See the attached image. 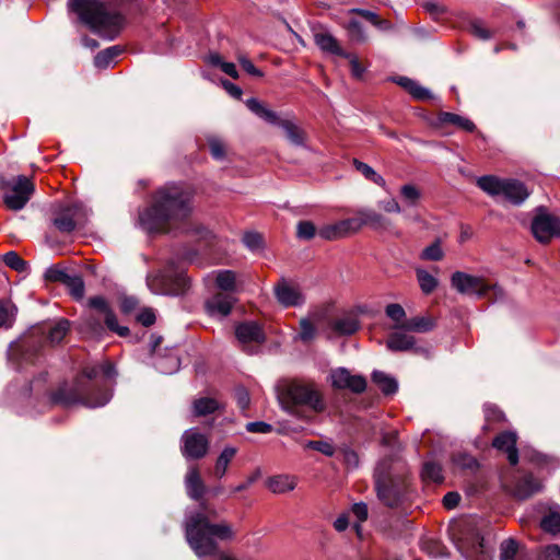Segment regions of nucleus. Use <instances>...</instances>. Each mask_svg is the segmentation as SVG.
<instances>
[{"label": "nucleus", "mask_w": 560, "mask_h": 560, "mask_svg": "<svg viewBox=\"0 0 560 560\" xmlns=\"http://www.w3.org/2000/svg\"><path fill=\"white\" fill-rule=\"evenodd\" d=\"M115 375L116 370L112 362L86 365L75 375L71 386L63 382L57 389L50 392V404L63 408L74 405L88 408L103 407L112 399L113 393L107 381Z\"/></svg>", "instance_id": "obj_1"}, {"label": "nucleus", "mask_w": 560, "mask_h": 560, "mask_svg": "<svg viewBox=\"0 0 560 560\" xmlns=\"http://www.w3.org/2000/svg\"><path fill=\"white\" fill-rule=\"evenodd\" d=\"M373 482L377 499L389 509H405L417 495L409 465L396 451H392L376 463Z\"/></svg>", "instance_id": "obj_2"}, {"label": "nucleus", "mask_w": 560, "mask_h": 560, "mask_svg": "<svg viewBox=\"0 0 560 560\" xmlns=\"http://www.w3.org/2000/svg\"><path fill=\"white\" fill-rule=\"evenodd\" d=\"M192 194L180 184H166L152 194L151 203L139 212L141 228L150 234L168 233L172 224L186 220L192 210Z\"/></svg>", "instance_id": "obj_3"}, {"label": "nucleus", "mask_w": 560, "mask_h": 560, "mask_svg": "<svg viewBox=\"0 0 560 560\" xmlns=\"http://www.w3.org/2000/svg\"><path fill=\"white\" fill-rule=\"evenodd\" d=\"M218 518V510L207 500L201 501L198 509L187 516L185 537L197 557L214 553L218 550V540L235 539L233 526L225 520L214 522Z\"/></svg>", "instance_id": "obj_4"}, {"label": "nucleus", "mask_w": 560, "mask_h": 560, "mask_svg": "<svg viewBox=\"0 0 560 560\" xmlns=\"http://www.w3.org/2000/svg\"><path fill=\"white\" fill-rule=\"evenodd\" d=\"M276 393L281 409L307 424L314 423L327 409L324 394L312 381L281 380Z\"/></svg>", "instance_id": "obj_5"}, {"label": "nucleus", "mask_w": 560, "mask_h": 560, "mask_svg": "<svg viewBox=\"0 0 560 560\" xmlns=\"http://www.w3.org/2000/svg\"><path fill=\"white\" fill-rule=\"evenodd\" d=\"M68 7L93 33L110 39L117 37L125 25V16L121 13L108 11L98 0H69Z\"/></svg>", "instance_id": "obj_6"}, {"label": "nucleus", "mask_w": 560, "mask_h": 560, "mask_svg": "<svg viewBox=\"0 0 560 560\" xmlns=\"http://www.w3.org/2000/svg\"><path fill=\"white\" fill-rule=\"evenodd\" d=\"M448 535L466 560H491L480 530L471 522H458L450 526Z\"/></svg>", "instance_id": "obj_7"}, {"label": "nucleus", "mask_w": 560, "mask_h": 560, "mask_svg": "<svg viewBox=\"0 0 560 560\" xmlns=\"http://www.w3.org/2000/svg\"><path fill=\"white\" fill-rule=\"evenodd\" d=\"M147 283L152 292L172 296L184 295L190 288V279L173 258L166 261L162 270L148 276Z\"/></svg>", "instance_id": "obj_8"}, {"label": "nucleus", "mask_w": 560, "mask_h": 560, "mask_svg": "<svg viewBox=\"0 0 560 560\" xmlns=\"http://www.w3.org/2000/svg\"><path fill=\"white\" fill-rule=\"evenodd\" d=\"M44 347L45 330L40 327H33L27 335L10 345L9 359L19 364H35L40 358Z\"/></svg>", "instance_id": "obj_9"}, {"label": "nucleus", "mask_w": 560, "mask_h": 560, "mask_svg": "<svg viewBox=\"0 0 560 560\" xmlns=\"http://www.w3.org/2000/svg\"><path fill=\"white\" fill-rule=\"evenodd\" d=\"M0 190L3 192V202L10 210L23 209L35 191L33 182L25 175L0 177Z\"/></svg>", "instance_id": "obj_10"}, {"label": "nucleus", "mask_w": 560, "mask_h": 560, "mask_svg": "<svg viewBox=\"0 0 560 560\" xmlns=\"http://www.w3.org/2000/svg\"><path fill=\"white\" fill-rule=\"evenodd\" d=\"M247 108L256 116L268 124L279 126L283 129L285 138L295 145H303L305 140L304 131L289 119H281L276 112L267 108L257 98L250 97L246 101Z\"/></svg>", "instance_id": "obj_11"}, {"label": "nucleus", "mask_w": 560, "mask_h": 560, "mask_svg": "<svg viewBox=\"0 0 560 560\" xmlns=\"http://www.w3.org/2000/svg\"><path fill=\"white\" fill-rule=\"evenodd\" d=\"M85 219L84 207L81 203L59 205L52 209L51 224L62 234L72 233Z\"/></svg>", "instance_id": "obj_12"}, {"label": "nucleus", "mask_w": 560, "mask_h": 560, "mask_svg": "<svg viewBox=\"0 0 560 560\" xmlns=\"http://www.w3.org/2000/svg\"><path fill=\"white\" fill-rule=\"evenodd\" d=\"M530 230L537 242L549 244L552 238L560 237V218L548 213L546 208L540 206L536 209Z\"/></svg>", "instance_id": "obj_13"}, {"label": "nucleus", "mask_w": 560, "mask_h": 560, "mask_svg": "<svg viewBox=\"0 0 560 560\" xmlns=\"http://www.w3.org/2000/svg\"><path fill=\"white\" fill-rule=\"evenodd\" d=\"M451 284L462 294L483 298L493 288L483 278L471 276L463 271H455L451 277Z\"/></svg>", "instance_id": "obj_14"}, {"label": "nucleus", "mask_w": 560, "mask_h": 560, "mask_svg": "<svg viewBox=\"0 0 560 560\" xmlns=\"http://www.w3.org/2000/svg\"><path fill=\"white\" fill-rule=\"evenodd\" d=\"M89 306L104 316V324L109 331L122 338L130 336L129 328L118 324L117 316L105 298L101 295L90 298Z\"/></svg>", "instance_id": "obj_15"}, {"label": "nucleus", "mask_w": 560, "mask_h": 560, "mask_svg": "<svg viewBox=\"0 0 560 560\" xmlns=\"http://www.w3.org/2000/svg\"><path fill=\"white\" fill-rule=\"evenodd\" d=\"M182 454L187 459H201L209 451V440L200 432L188 430L183 436Z\"/></svg>", "instance_id": "obj_16"}, {"label": "nucleus", "mask_w": 560, "mask_h": 560, "mask_svg": "<svg viewBox=\"0 0 560 560\" xmlns=\"http://www.w3.org/2000/svg\"><path fill=\"white\" fill-rule=\"evenodd\" d=\"M331 386L335 389H349L354 394L365 392L368 382L363 375H352L346 368L331 371Z\"/></svg>", "instance_id": "obj_17"}, {"label": "nucleus", "mask_w": 560, "mask_h": 560, "mask_svg": "<svg viewBox=\"0 0 560 560\" xmlns=\"http://www.w3.org/2000/svg\"><path fill=\"white\" fill-rule=\"evenodd\" d=\"M350 221L355 222L351 224L354 233L361 230L362 226H369L375 231H386L392 224L389 219L370 208L358 210L355 215L350 218Z\"/></svg>", "instance_id": "obj_18"}, {"label": "nucleus", "mask_w": 560, "mask_h": 560, "mask_svg": "<svg viewBox=\"0 0 560 560\" xmlns=\"http://www.w3.org/2000/svg\"><path fill=\"white\" fill-rule=\"evenodd\" d=\"M387 348L394 352L412 351L416 354H422L429 358L430 352L427 348L416 346V338L401 331H394L389 334L387 341Z\"/></svg>", "instance_id": "obj_19"}, {"label": "nucleus", "mask_w": 560, "mask_h": 560, "mask_svg": "<svg viewBox=\"0 0 560 560\" xmlns=\"http://www.w3.org/2000/svg\"><path fill=\"white\" fill-rule=\"evenodd\" d=\"M517 435L512 431H503L499 433L492 441V446L498 451L506 453L510 465L518 464V450L516 447Z\"/></svg>", "instance_id": "obj_20"}, {"label": "nucleus", "mask_w": 560, "mask_h": 560, "mask_svg": "<svg viewBox=\"0 0 560 560\" xmlns=\"http://www.w3.org/2000/svg\"><path fill=\"white\" fill-rule=\"evenodd\" d=\"M235 336L244 345L250 342L262 345L266 341V334L261 325L255 320L240 323L235 327Z\"/></svg>", "instance_id": "obj_21"}, {"label": "nucleus", "mask_w": 560, "mask_h": 560, "mask_svg": "<svg viewBox=\"0 0 560 560\" xmlns=\"http://www.w3.org/2000/svg\"><path fill=\"white\" fill-rule=\"evenodd\" d=\"M542 489L541 481L528 472L517 478L513 487V495L518 500H527Z\"/></svg>", "instance_id": "obj_22"}, {"label": "nucleus", "mask_w": 560, "mask_h": 560, "mask_svg": "<svg viewBox=\"0 0 560 560\" xmlns=\"http://www.w3.org/2000/svg\"><path fill=\"white\" fill-rule=\"evenodd\" d=\"M275 295L277 301L284 307L298 306L303 303L301 292L290 285L284 279H281L275 285Z\"/></svg>", "instance_id": "obj_23"}, {"label": "nucleus", "mask_w": 560, "mask_h": 560, "mask_svg": "<svg viewBox=\"0 0 560 560\" xmlns=\"http://www.w3.org/2000/svg\"><path fill=\"white\" fill-rule=\"evenodd\" d=\"M185 487L187 495L199 503L205 500L203 498L206 493H208V488L205 485L197 467L189 469L186 474Z\"/></svg>", "instance_id": "obj_24"}, {"label": "nucleus", "mask_w": 560, "mask_h": 560, "mask_svg": "<svg viewBox=\"0 0 560 560\" xmlns=\"http://www.w3.org/2000/svg\"><path fill=\"white\" fill-rule=\"evenodd\" d=\"M236 300L229 293L218 292L205 303L207 312L213 316L219 314L223 317L228 316Z\"/></svg>", "instance_id": "obj_25"}, {"label": "nucleus", "mask_w": 560, "mask_h": 560, "mask_svg": "<svg viewBox=\"0 0 560 560\" xmlns=\"http://www.w3.org/2000/svg\"><path fill=\"white\" fill-rule=\"evenodd\" d=\"M454 125L467 132H481L477 130V126L470 119L455 113L440 112L436 117V126Z\"/></svg>", "instance_id": "obj_26"}, {"label": "nucleus", "mask_w": 560, "mask_h": 560, "mask_svg": "<svg viewBox=\"0 0 560 560\" xmlns=\"http://www.w3.org/2000/svg\"><path fill=\"white\" fill-rule=\"evenodd\" d=\"M502 195L513 205L523 203L529 196V191L524 183L517 179H506Z\"/></svg>", "instance_id": "obj_27"}, {"label": "nucleus", "mask_w": 560, "mask_h": 560, "mask_svg": "<svg viewBox=\"0 0 560 560\" xmlns=\"http://www.w3.org/2000/svg\"><path fill=\"white\" fill-rule=\"evenodd\" d=\"M393 82L402 88L417 101H428L433 98V95L430 92V90H428L424 86H421L417 81L408 77H395L393 78Z\"/></svg>", "instance_id": "obj_28"}, {"label": "nucleus", "mask_w": 560, "mask_h": 560, "mask_svg": "<svg viewBox=\"0 0 560 560\" xmlns=\"http://www.w3.org/2000/svg\"><path fill=\"white\" fill-rule=\"evenodd\" d=\"M354 222L349 219L341 220L334 224H328L318 230V235L324 240H338L354 233L352 225Z\"/></svg>", "instance_id": "obj_29"}, {"label": "nucleus", "mask_w": 560, "mask_h": 560, "mask_svg": "<svg viewBox=\"0 0 560 560\" xmlns=\"http://www.w3.org/2000/svg\"><path fill=\"white\" fill-rule=\"evenodd\" d=\"M225 404L214 397H200L192 402V412L196 417H207L217 411H224Z\"/></svg>", "instance_id": "obj_30"}, {"label": "nucleus", "mask_w": 560, "mask_h": 560, "mask_svg": "<svg viewBox=\"0 0 560 560\" xmlns=\"http://www.w3.org/2000/svg\"><path fill=\"white\" fill-rule=\"evenodd\" d=\"M315 44L325 52H329L331 55L349 58L350 55L347 54L341 46L339 45L336 37H334L328 32H318L314 34Z\"/></svg>", "instance_id": "obj_31"}, {"label": "nucleus", "mask_w": 560, "mask_h": 560, "mask_svg": "<svg viewBox=\"0 0 560 560\" xmlns=\"http://www.w3.org/2000/svg\"><path fill=\"white\" fill-rule=\"evenodd\" d=\"M331 330L338 336H351L360 328V322L354 315L336 318L329 323Z\"/></svg>", "instance_id": "obj_32"}, {"label": "nucleus", "mask_w": 560, "mask_h": 560, "mask_svg": "<svg viewBox=\"0 0 560 560\" xmlns=\"http://www.w3.org/2000/svg\"><path fill=\"white\" fill-rule=\"evenodd\" d=\"M436 326V322L431 316H415L408 318L402 324H400V329L405 331H415V332H429L432 331Z\"/></svg>", "instance_id": "obj_33"}, {"label": "nucleus", "mask_w": 560, "mask_h": 560, "mask_svg": "<svg viewBox=\"0 0 560 560\" xmlns=\"http://www.w3.org/2000/svg\"><path fill=\"white\" fill-rule=\"evenodd\" d=\"M39 327L45 330V345L47 342L50 345H58L68 334L70 329V322L66 318H61L55 325Z\"/></svg>", "instance_id": "obj_34"}, {"label": "nucleus", "mask_w": 560, "mask_h": 560, "mask_svg": "<svg viewBox=\"0 0 560 560\" xmlns=\"http://www.w3.org/2000/svg\"><path fill=\"white\" fill-rule=\"evenodd\" d=\"M371 378L385 396H393L398 392L397 380L382 371H373Z\"/></svg>", "instance_id": "obj_35"}, {"label": "nucleus", "mask_w": 560, "mask_h": 560, "mask_svg": "<svg viewBox=\"0 0 560 560\" xmlns=\"http://www.w3.org/2000/svg\"><path fill=\"white\" fill-rule=\"evenodd\" d=\"M506 179H500L494 175H483L478 178L477 185L480 189L487 192L490 196H499L502 195V190L504 187Z\"/></svg>", "instance_id": "obj_36"}, {"label": "nucleus", "mask_w": 560, "mask_h": 560, "mask_svg": "<svg viewBox=\"0 0 560 560\" xmlns=\"http://www.w3.org/2000/svg\"><path fill=\"white\" fill-rule=\"evenodd\" d=\"M237 450L233 446H225L221 454L218 456L214 465V476L221 479L228 470L229 464L236 455Z\"/></svg>", "instance_id": "obj_37"}, {"label": "nucleus", "mask_w": 560, "mask_h": 560, "mask_svg": "<svg viewBox=\"0 0 560 560\" xmlns=\"http://www.w3.org/2000/svg\"><path fill=\"white\" fill-rule=\"evenodd\" d=\"M121 52L122 48L118 45L105 48L94 57V66L98 69H106Z\"/></svg>", "instance_id": "obj_38"}, {"label": "nucleus", "mask_w": 560, "mask_h": 560, "mask_svg": "<svg viewBox=\"0 0 560 560\" xmlns=\"http://www.w3.org/2000/svg\"><path fill=\"white\" fill-rule=\"evenodd\" d=\"M421 478L425 482L441 483L444 480L441 465L433 460L425 462L421 469Z\"/></svg>", "instance_id": "obj_39"}, {"label": "nucleus", "mask_w": 560, "mask_h": 560, "mask_svg": "<svg viewBox=\"0 0 560 560\" xmlns=\"http://www.w3.org/2000/svg\"><path fill=\"white\" fill-rule=\"evenodd\" d=\"M63 285L67 288L73 300L81 301L84 298L85 285L81 275H69V280H67Z\"/></svg>", "instance_id": "obj_40"}, {"label": "nucleus", "mask_w": 560, "mask_h": 560, "mask_svg": "<svg viewBox=\"0 0 560 560\" xmlns=\"http://www.w3.org/2000/svg\"><path fill=\"white\" fill-rule=\"evenodd\" d=\"M215 284L224 293L233 292L236 288V276L232 270H221L215 278Z\"/></svg>", "instance_id": "obj_41"}, {"label": "nucleus", "mask_w": 560, "mask_h": 560, "mask_svg": "<svg viewBox=\"0 0 560 560\" xmlns=\"http://www.w3.org/2000/svg\"><path fill=\"white\" fill-rule=\"evenodd\" d=\"M353 165L358 172H360L366 179L373 182L374 184L385 187L386 180L377 174L370 165L364 162H361L357 159H353Z\"/></svg>", "instance_id": "obj_42"}, {"label": "nucleus", "mask_w": 560, "mask_h": 560, "mask_svg": "<svg viewBox=\"0 0 560 560\" xmlns=\"http://www.w3.org/2000/svg\"><path fill=\"white\" fill-rule=\"evenodd\" d=\"M416 276L420 289L424 294H431L436 289L439 284L438 279L427 270L419 268L416 270Z\"/></svg>", "instance_id": "obj_43"}, {"label": "nucleus", "mask_w": 560, "mask_h": 560, "mask_svg": "<svg viewBox=\"0 0 560 560\" xmlns=\"http://www.w3.org/2000/svg\"><path fill=\"white\" fill-rule=\"evenodd\" d=\"M295 483L289 479L287 476H275L269 478L268 488L273 493H284L293 490Z\"/></svg>", "instance_id": "obj_44"}, {"label": "nucleus", "mask_w": 560, "mask_h": 560, "mask_svg": "<svg viewBox=\"0 0 560 560\" xmlns=\"http://www.w3.org/2000/svg\"><path fill=\"white\" fill-rule=\"evenodd\" d=\"M209 62L213 67H218L223 71L225 74L231 77L232 79L236 80L240 78L238 71L233 62H228L222 59V57L219 54H211L209 56Z\"/></svg>", "instance_id": "obj_45"}, {"label": "nucleus", "mask_w": 560, "mask_h": 560, "mask_svg": "<svg viewBox=\"0 0 560 560\" xmlns=\"http://www.w3.org/2000/svg\"><path fill=\"white\" fill-rule=\"evenodd\" d=\"M444 257V252L441 247V240L436 238L431 245L427 246L420 254L422 260L440 261Z\"/></svg>", "instance_id": "obj_46"}, {"label": "nucleus", "mask_w": 560, "mask_h": 560, "mask_svg": "<svg viewBox=\"0 0 560 560\" xmlns=\"http://www.w3.org/2000/svg\"><path fill=\"white\" fill-rule=\"evenodd\" d=\"M424 551L434 558H444L450 556V551L446 546L438 539H428L423 544Z\"/></svg>", "instance_id": "obj_47"}, {"label": "nucleus", "mask_w": 560, "mask_h": 560, "mask_svg": "<svg viewBox=\"0 0 560 560\" xmlns=\"http://www.w3.org/2000/svg\"><path fill=\"white\" fill-rule=\"evenodd\" d=\"M385 314L388 318H390L395 323V328L400 329V324H402L408 318L406 317V312L404 307L398 303H390L385 307Z\"/></svg>", "instance_id": "obj_48"}, {"label": "nucleus", "mask_w": 560, "mask_h": 560, "mask_svg": "<svg viewBox=\"0 0 560 560\" xmlns=\"http://www.w3.org/2000/svg\"><path fill=\"white\" fill-rule=\"evenodd\" d=\"M520 545L516 539H504L500 545V560H515Z\"/></svg>", "instance_id": "obj_49"}, {"label": "nucleus", "mask_w": 560, "mask_h": 560, "mask_svg": "<svg viewBox=\"0 0 560 560\" xmlns=\"http://www.w3.org/2000/svg\"><path fill=\"white\" fill-rule=\"evenodd\" d=\"M3 262L18 272H24L27 269V261L13 250L3 255Z\"/></svg>", "instance_id": "obj_50"}, {"label": "nucleus", "mask_w": 560, "mask_h": 560, "mask_svg": "<svg viewBox=\"0 0 560 560\" xmlns=\"http://www.w3.org/2000/svg\"><path fill=\"white\" fill-rule=\"evenodd\" d=\"M541 528L551 534H557L560 532V513L558 512H549L546 514L540 522Z\"/></svg>", "instance_id": "obj_51"}, {"label": "nucleus", "mask_w": 560, "mask_h": 560, "mask_svg": "<svg viewBox=\"0 0 560 560\" xmlns=\"http://www.w3.org/2000/svg\"><path fill=\"white\" fill-rule=\"evenodd\" d=\"M485 421L488 423H503L505 421L504 412L494 404L483 406Z\"/></svg>", "instance_id": "obj_52"}, {"label": "nucleus", "mask_w": 560, "mask_h": 560, "mask_svg": "<svg viewBox=\"0 0 560 560\" xmlns=\"http://www.w3.org/2000/svg\"><path fill=\"white\" fill-rule=\"evenodd\" d=\"M211 156L217 161H222L226 155L224 142L218 137H209L207 140Z\"/></svg>", "instance_id": "obj_53"}, {"label": "nucleus", "mask_w": 560, "mask_h": 560, "mask_svg": "<svg viewBox=\"0 0 560 560\" xmlns=\"http://www.w3.org/2000/svg\"><path fill=\"white\" fill-rule=\"evenodd\" d=\"M317 229L312 221H300L296 225V237L303 241H310L315 237Z\"/></svg>", "instance_id": "obj_54"}, {"label": "nucleus", "mask_w": 560, "mask_h": 560, "mask_svg": "<svg viewBox=\"0 0 560 560\" xmlns=\"http://www.w3.org/2000/svg\"><path fill=\"white\" fill-rule=\"evenodd\" d=\"M69 275L66 270L59 268L57 265L50 266L44 275L47 282H56L65 284L69 280Z\"/></svg>", "instance_id": "obj_55"}, {"label": "nucleus", "mask_w": 560, "mask_h": 560, "mask_svg": "<svg viewBox=\"0 0 560 560\" xmlns=\"http://www.w3.org/2000/svg\"><path fill=\"white\" fill-rule=\"evenodd\" d=\"M400 195L409 206H417L421 198V191L412 184L401 186Z\"/></svg>", "instance_id": "obj_56"}, {"label": "nucleus", "mask_w": 560, "mask_h": 560, "mask_svg": "<svg viewBox=\"0 0 560 560\" xmlns=\"http://www.w3.org/2000/svg\"><path fill=\"white\" fill-rule=\"evenodd\" d=\"M347 31L353 42L363 43L366 39L363 26L358 20H350L347 24Z\"/></svg>", "instance_id": "obj_57"}, {"label": "nucleus", "mask_w": 560, "mask_h": 560, "mask_svg": "<svg viewBox=\"0 0 560 560\" xmlns=\"http://www.w3.org/2000/svg\"><path fill=\"white\" fill-rule=\"evenodd\" d=\"M243 242L250 250H258L264 247V237L258 232H246L243 236Z\"/></svg>", "instance_id": "obj_58"}, {"label": "nucleus", "mask_w": 560, "mask_h": 560, "mask_svg": "<svg viewBox=\"0 0 560 560\" xmlns=\"http://www.w3.org/2000/svg\"><path fill=\"white\" fill-rule=\"evenodd\" d=\"M316 328L313 323L307 318L300 320V339L303 342H310L315 338Z\"/></svg>", "instance_id": "obj_59"}, {"label": "nucleus", "mask_w": 560, "mask_h": 560, "mask_svg": "<svg viewBox=\"0 0 560 560\" xmlns=\"http://www.w3.org/2000/svg\"><path fill=\"white\" fill-rule=\"evenodd\" d=\"M306 447L310 450L317 451L326 456H334L335 447L331 443L322 440H312L306 443Z\"/></svg>", "instance_id": "obj_60"}, {"label": "nucleus", "mask_w": 560, "mask_h": 560, "mask_svg": "<svg viewBox=\"0 0 560 560\" xmlns=\"http://www.w3.org/2000/svg\"><path fill=\"white\" fill-rule=\"evenodd\" d=\"M234 398L240 409L246 410L250 404V396L245 386L238 385L234 389Z\"/></svg>", "instance_id": "obj_61"}, {"label": "nucleus", "mask_w": 560, "mask_h": 560, "mask_svg": "<svg viewBox=\"0 0 560 560\" xmlns=\"http://www.w3.org/2000/svg\"><path fill=\"white\" fill-rule=\"evenodd\" d=\"M238 63L242 67V69L248 73L249 75L256 77V78H262L264 72L255 67V65L244 55H240L237 57Z\"/></svg>", "instance_id": "obj_62"}, {"label": "nucleus", "mask_w": 560, "mask_h": 560, "mask_svg": "<svg viewBox=\"0 0 560 560\" xmlns=\"http://www.w3.org/2000/svg\"><path fill=\"white\" fill-rule=\"evenodd\" d=\"M13 311H15V306L9 307L7 303H0V327H9L12 325V322L14 320Z\"/></svg>", "instance_id": "obj_63"}, {"label": "nucleus", "mask_w": 560, "mask_h": 560, "mask_svg": "<svg viewBox=\"0 0 560 560\" xmlns=\"http://www.w3.org/2000/svg\"><path fill=\"white\" fill-rule=\"evenodd\" d=\"M139 306V300L132 295H125L120 299L119 308L124 315H130Z\"/></svg>", "instance_id": "obj_64"}]
</instances>
